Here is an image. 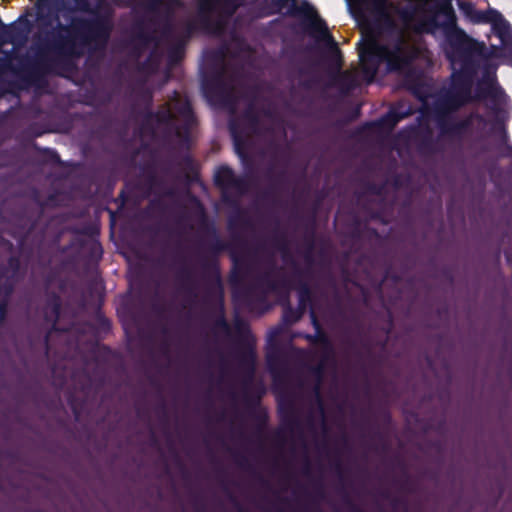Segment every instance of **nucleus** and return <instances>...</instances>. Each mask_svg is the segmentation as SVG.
I'll return each mask as SVG.
<instances>
[{
    "instance_id": "nucleus-14",
    "label": "nucleus",
    "mask_w": 512,
    "mask_h": 512,
    "mask_svg": "<svg viewBox=\"0 0 512 512\" xmlns=\"http://www.w3.org/2000/svg\"><path fill=\"white\" fill-rule=\"evenodd\" d=\"M308 268L296 267L293 269L292 279L288 283V287H293L297 291L298 305L297 308L306 313V310L313 303V290L308 282L311 277Z\"/></svg>"
},
{
    "instance_id": "nucleus-9",
    "label": "nucleus",
    "mask_w": 512,
    "mask_h": 512,
    "mask_svg": "<svg viewBox=\"0 0 512 512\" xmlns=\"http://www.w3.org/2000/svg\"><path fill=\"white\" fill-rule=\"evenodd\" d=\"M382 51L384 64L390 73L404 72L410 68L417 56L415 47L402 35L382 43Z\"/></svg>"
},
{
    "instance_id": "nucleus-7",
    "label": "nucleus",
    "mask_w": 512,
    "mask_h": 512,
    "mask_svg": "<svg viewBox=\"0 0 512 512\" xmlns=\"http://www.w3.org/2000/svg\"><path fill=\"white\" fill-rule=\"evenodd\" d=\"M260 123V115L252 103L245 108L239 119L233 118L229 121L235 152L242 160L248 157L250 136L258 132Z\"/></svg>"
},
{
    "instance_id": "nucleus-8",
    "label": "nucleus",
    "mask_w": 512,
    "mask_h": 512,
    "mask_svg": "<svg viewBox=\"0 0 512 512\" xmlns=\"http://www.w3.org/2000/svg\"><path fill=\"white\" fill-rule=\"evenodd\" d=\"M275 266L258 275L254 282L243 287L240 291H234L233 297L240 298L244 304L251 306L255 301L264 302L270 293H276L288 288L286 280L274 278Z\"/></svg>"
},
{
    "instance_id": "nucleus-47",
    "label": "nucleus",
    "mask_w": 512,
    "mask_h": 512,
    "mask_svg": "<svg viewBox=\"0 0 512 512\" xmlns=\"http://www.w3.org/2000/svg\"><path fill=\"white\" fill-rule=\"evenodd\" d=\"M504 48V55L512 59V35L510 32L500 39Z\"/></svg>"
},
{
    "instance_id": "nucleus-60",
    "label": "nucleus",
    "mask_w": 512,
    "mask_h": 512,
    "mask_svg": "<svg viewBox=\"0 0 512 512\" xmlns=\"http://www.w3.org/2000/svg\"><path fill=\"white\" fill-rule=\"evenodd\" d=\"M231 501L234 503V506L236 507L237 509V512H250L248 511L247 509H245L237 500L234 496L231 495L230 497Z\"/></svg>"
},
{
    "instance_id": "nucleus-43",
    "label": "nucleus",
    "mask_w": 512,
    "mask_h": 512,
    "mask_svg": "<svg viewBox=\"0 0 512 512\" xmlns=\"http://www.w3.org/2000/svg\"><path fill=\"white\" fill-rule=\"evenodd\" d=\"M233 458H234L236 464L241 469L246 470V471H250V472L253 471V467H252V465L250 464L248 458L245 455L235 452V453H233Z\"/></svg>"
},
{
    "instance_id": "nucleus-31",
    "label": "nucleus",
    "mask_w": 512,
    "mask_h": 512,
    "mask_svg": "<svg viewBox=\"0 0 512 512\" xmlns=\"http://www.w3.org/2000/svg\"><path fill=\"white\" fill-rule=\"evenodd\" d=\"M495 88L491 81H481L477 84L475 92H472V103L486 98H495Z\"/></svg>"
},
{
    "instance_id": "nucleus-2",
    "label": "nucleus",
    "mask_w": 512,
    "mask_h": 512,
    "mask_svg": "<svg viewBox=\"0 0 512 512\" xmlns=\"http://www.w3.org/2000/svg\"><path fill=\"white\" fill-rule=\"evenodd\" d=\"M113 23L110 14H95L92 18L76 17L70 25L58 22L48 34L46 46L56 57L40 56L27 70V77L38 82L52 72L53 65L65 68L73 58L83 54L87 46L105 47L110 38Z\"/></svg>"
},
{
    "instance_id": "nucleus-59",
    "label": "nucleus",
    "mask_w": 512,
    "mask_h": 512,
    "mask_svg": "<svg viewBox=\"0 0 512 512\" xmlns=\"http://www.w3.org/2000/svg\"><path fill=\"white\" fill-rule=\"evenodd\" d=\"M333 468L336 471V473L339 475V477H342L343 467H342V463H341L340 459H336L333 462Z\"/></svg>"
},
{
    "instance_id": "nucleus-62",
    "label": "nucleus",
    "mask_w": 512,
    "mask_h": 512,
    "mask_svg": "<svg viewBox=\"0 0 512 512\" xmlns=\"http://www.w3.org/2000/svg\"><path fill=\"white\" fill-rule=\"evenodd\" d=\"M118 199L120 200L121 207H123L128 202V196L124 190L119 193Z\"/></svg>"
},
{
    "instance_id": "nucleus-63",
    "label": "nucleus",
    "mask_w": 512,
    "mask_h": 512,
    "mask_svg": "<svg viewBox=\"0 0 512 512\" xmlns=\"http://www.w3.org/2000/svg\"><path fill=\"white\" fill-rule=\"evenodd\" d=\"M197 29L195 23L188 22L186 25L187 36L189 37Z\"/></svg>"
},
{
    "instance_id": "nucleus-3",
    "label": "nucleus",
    "mask_w": 512,
    "mask_h": 512,
    "mask_svg": "<svg viewBox=\"0 0 512 512\" xmlns=\"http://www.w3.org/2000/svg\"><path fill=\"white\" fill-rule=\"evenodd\" d=\"M195 200L201 209V228L209 236L208 241H201L200 243V248L206 252L201 256L200 267L201 277L206 286L204 300L207 301L213 294L214 288L222 291L218 258L223 252L230 254V251L234 249L235 245L221 238L215 224L207 219L204 208L199 200Z\"/></svg>"
},
{
    "instance_id": "nucleus-11",
    "label": "nucleus",
    "mask_w": 512,
    "mask_h": 512,
    "mask_svg": "<svg viewBox=\"0 0 512 512\" xmlns=\"http://www.w3.org/2000/svg\"><path fill=\"white\" fill-rule=\"evenodd\" d=\"M388 0H360L355 4H350L351 11L356 18H364L365 9H369L372 15L371 27L378 33L386 30H392L395 27V21L388 11Z\"/></svg>"
},
{
    "instance_id": "nucleus-54",
    "label": "nucleus",
    "mask_w": 512,
    "mask_h": 512,
    "mask_svg": "<svg viewBox=\"0 0 512 512\" xmlns=\"http://www.w3.org/2000/svg\"><path fill=\"white\" fill-rule=\"evenodd\" d=\"M344 501L347 504L350 512H365L362 508L353 503V501L348 496L344 498Z\"/></svg>"
},
{
    "instance_id": "nucleus-27",
    "label": "nucleus",
    "mask_w": 512,
    "mask_h": 512,
    "mask_svg": "<svg viewBox=\"0 0 512 512\" xmlns=\"http://www.w3.org/2000/svg\"><path fill=\"white\" fill-rule=\"evenodd\" d=\"M178 279L182 282L183 289L187 295L190 297L196 298L198 296L197 289L198 285L194 278L193 271L188 267H182L178 274Z\"/></svg>"
},
{
    "instance_id": "nucleus-32",
    "label": "nucleus",
    "mask_w": 512,
    "mask_h": 512,
    "mask_svg": "<svg viewBox=\"0 0 512 512\" xmlns=\"http://www.w3.org/2000/svg\"><path fill=\"white\" fill-rule=\"evenodd\" d=\"M304 314L301 309L292 307L287 300V303L283 306L282 321L286 326H292L301 320Z\"/></svg>"
},
{
    "instance_id": "nucleus-40",
    "label": "nucleus",
    "mask_w": 512,
    "mask_h": 512,
    "mask_svg": "<svg viewBox=\"0 0 512 512\" xmlns=\"http://www.w3.org/2000/svg\"><path fill=\"white\" fill-rule=\"evenodd\" d=\"M474 120H476V121H478L480 123H483L485 121L483 115H481L479 113H474V112L470 113L465 118L457 120V121L459 122V124L461 125L463 130L465 132H467L471 128Z\"/></svg>"
},
{
    "instance_id": "nucleus-42",
    "label": "nucleus",
    "mask_w": 512,
    "mask_h": 512,
    "mask_svg": "<svg viewBox=\"0 0 512 512\" xmlns=\"http://www.w3.org/2000/svg\"><path fill=\"white\" fill-rule=\"evenodd\" d=\"M214 325L216 328L222 330L225 334L230 335L231 327L225 318L222 306L220 308V313L214 322Z\"/></svg>"
},
{
    "instance_id": "nucleus-58",
    "label": "nucleus",
    "mask_w": 512,
    "mask_h": 512,
    "mask_svg": "<svg viewBox=\"0 0 512 512\" xmlns=\"http://www.w3.org/2000/svg\"><path fill=\"white\" fill-rule=\"evenodd\" d=\"M76 5L79 7L82 11H88L89 10V3L88 0H74Z\"/></svg>"
},
{
    "instance_id": "nucleus-49",
    "label": "nucleus",
    "mask_w": 512,
    "mask_h": 512,
    "mask_svg": "<svg viewBox=\"0 0 512 512\" xmlns=\"http://www.w3.org/2000/svg\"><path fill=\"white\" fill-rule=\"evenodd\" d=\"M366 192L371 195L380 196L383 193L384 185H379L374 182H367L365 185Z\"/></svg>"
},
{
    "instance_id": "nucleus-20",
    "label": "nucleus",
    "mask_w": 512,
    "mask_h": 512,
    "mask_svg": "<svg viewBox=\"0 0 512 512\" xmlns=\"http://www.w3.org/2000/svg\"><path fill=\"white\" fill-rule=\"evenodd\" d=\"M483 24H490L494 34L499 39H503V36L507 35L510 31L509 22L504 18L501 12L494 8H488L484 11Z\"/></svg>"
},
{
    "instance_id": "nucleus-23",
    "label": "nucleus",
    "mask_w": 512,
    "mask_h": 512,
    "mask_svg": "<svg viewBox=\"0 0 512 512\" xmlns=\"http://www.w3.org/2000/svg\"><path fill=\"white\" fill-rule=\"evenodd\" d=\"M60 4V0H38V20L46 25H50L54 20H58Z\"/></svg>"
},
{
    "instance_id": "nucleus-18",
    "label": "nucleus",
    "mask_w": 512,
    "mask_h": 512,
    "mask_svg": "<svg viewBox=\"0 0 512 512\" xmlns=\"http://www.w3.org/2000/svg\"><path fill=\"white\" fill-rule=\"evenodd\" d=\"M415 138L421 153L432 155L441 151L439 140L434 138L429 124H421L416 130Z\"/></svg>"
},
{
    "instance_id": "nucleus-1",
    "label": "nucleus",
    "mask_w": 512,
    "mask_h": 512,
    "mask_svg": "<svg viewBox=\"0 0 512 512\" xmlns=\"http://www.w3.org/2000/svg\"><path fill=\"white\" fill-rule=\"evenodd\" d=\"M435 12L445 16V21L439 22L436 16H432L423 23V31L429 33L442 28L445 57L452 65H460L451 74L449 86L440 95L436 105L443 106L444 110L459 111L472 103V88L478 70L476 57L483 53L484 44L457 25V17L450 0L437 1Z\"/></svg>"
},
{
    "instance_id": "nucleus-24",
    "label": "nucleus",
    "mask_w": 512,
    "mask_h": 512,
    "mask_svg": "<svg viewBox=\"0 0 512 512\" xmlns=\"http://www.w3.org/2000/svg\"><path fill=\"white\" fill-rule=\"evenodd\" d=\"M315 240H316V225H315V219L312 218L310 223H307L306 225V231L303 236V243H304V252L303 257L305 260V263L307 266L305 268H308L311 270V266L314 263V249H315ZM312 274V271H310Z\"/></svg>"
},
{
    "instance_id": "nucleus-45",
    "label": "nucleus",
    "mask_w": 512,
    "mask_h": 512,
    "mask_svg": "<svg viewBox=\"0 0 512 512\" xmlns=\"http://www.w3.org/2000/svg\"><path fill=\"white\" fill-rule=\"evenodd\" d=\"M200 12H214L217 9L219 0H197Z\"/></svg>"
},
{
    "instance_id": "nucleus-4",
    "label": "nucleus",
    "mask_w": 512,
    "mask_h": 512,
    "mask_svg": "<svg viewBox=\"0 0 512 512\" xmlns=\"http://www.w3.org/2000/svg\"><path fill=\"white\" fill-rule=\"evenodd\" d=\"M145 121H155L158 125L166 126L183 142L190 141V134L196 124V116L190 99L173 91L168 103L161 105L156 111L146 112Z\"/></svg>"
},
{
    "instance_id": "nucleus-5",
    "label": "nucleus",
    "mask_w": 512,
    "mask_h": 512,
    "mask_svg": "<svg viewBox=\"0 0 512 512\" xmlns=\"http://www.w3.org/2000/svg\"><path fill=\"white\" fill-rule=\"evenodd\" d=\"M234 329L239 336L237 361L239 368L244 372L243 401L248 407H256L263 395V389L254 391L251 387L256 369V352L253 343L248 341L250 335L249 324L239 315L234 319Z\"/></svg>"
},
{
    "instance_id": "nucleus-28",
    "label": "nucleus",
    "mask_w": 512,
    "mask_h": 512,
    "mask_svg": "<svg viewBox=\"0 0 512 512\" xmlns=\"http://www.w3.org/2000/svg\"><path fill=\"white\" fill-rule=\"evenodd\" d=\"M266 362L274 380L277 381L281 374V352L277 345H271L269 347L266 353Z\"/></svg>"
},
{
    "instance_id": "nucleus-16",
    "label": "nucleus",
    "mask_w": 512,
    "mask_h": 512,
    "mask_svg": "<svg viewBox=\"0 0 512 512\" xmlns=\"http://www.w3.org/2000/svg\"><path fill=\"white\" fill-rule=\"evenodd\" d=\"M211 13L212 12L199 11L200 28L207 34L222 36L226 32L228 22L231 17H228V15L224 14V12L220 9L216 19L211 18Z\"/></svg>"
},
{
    "instance_id": "nucleus-57",
    "label": "nucleus",
    "mask_w": 512,
    "mask_h": 512,
    "mask_svg": "<svg viewBox=\"0 0 512 512\" xmlns=\"http://www.w3.org/2000/svg\"><path fill=\"white\" fill-rule=\"evenodd\" d=\"M102 247H101V244L98 243V242H95L92 244L91 246V254L97 256V257H101L102 256Z\"/></svg>"
},
{
    "instance_id": "nucleus-36",
    "label": "nucleus",
    "mask_w": 512,
    "mask_h": 512,
    "mask_svg": "<svg viewBox=\"0 0 512 512\" xmlns=\"http://www.w3.org/2000/svg\"><path fill=\"white\" fill-rule=\"evenodd\" d=\"M410 115L409 112H400L395 109L390 110L386 115L381 118L383 124L388 125L390 128L396 126L401 120Z\"/></svg>"
},
{
    "instance_id": "nucleus-12",
    "label": "nucleus",
    "mask_w": 512,
    "mask_h": 512,
    "mask_svg": "<svg viewBox=\"0 0 512 512\" xmlns=\"http://www.w3.org/2000/svg\"><path fill=\"white\" fill-rule=\"evenodd\" d=\"M304 31L317 40L326 43V59L329 64V68L334 72H339L344 64V58L333 35L329 32L325 20L319 16L316 20L310 21V23H308V28H306Z\"/></svg>"
},
{
    "instance_id": "nucleus-35",
    "label": "nucleus",
    "mask_w": 512,
    "mask_h": 512,
    "mask_svg": "<svg viewBox=\"0 0 512 512\" xmlns=\"http://www.w3.org/2000/svg\"><path fill=\"white\" fill-rule=\"evenodd\" d=\"M32 147L35 151L42 155V161L49 164H60L61 159L56 150L51 148H41L37 143H33Z\"/></svg>"
},
{
    "instance_id": "nucleus-26",
    "label": "nucleus",
    "mask_w": 512,
    "mask_h": 512,
    "mask_svg": "<svg viewBox=\"0 0 512 512\" xmlns=\"http://www.w3.org/2000/svg\"><path fill=\"white\" fill-rule=\"evenodd\" d=\"M333 83L344 93L350 92L358 85L357 77L353 72L341 70L339 72H335V75L333 76Z\"/></svg>"
},
{
    "instance_id": "nucleus-10",
    "label": "nucleus",
    "mask_w": 512,
    "mask_h": 512,
    "mask_svg": "<svg viewBox=\"0 0 512 512\" xmlns=\"http://www.w3.org/2000/svg\"><path fill=\"white\" fill-rule=\"evenodd\" d=\"M213 181L221 191V201L224 204H235V197L243 196L249 189V182L243 176H237L228 165L216 168Z\"/></svg>"
},
{
    "instance_id": "nucleus-41",
    "label": "nucleus",
    "mask_w": 512,
    "mask_h": 512,
    "mask_svg": "<svg viewBox=\"0 0 512 512\" xmlns=\"http://www.w3.org/2000/svg\"><path fill=\"white\" fill-rule=\"evenodd\" d=\"M267 177L273 181L275 186H281L287 182V171L285 169L279 170L276 174H272V169H268Z\"/></svg>"
},
{
    "instance_id": "nucleus-61",
    "label": "nucleus",
    "mask_w": 512,
    "mask_h": 512,
    "mask_svg": "<svg viewBox=\"0 0 512 512\" xmlns=\"http://www.w3.org/2000/svg\"><path fill=\"white\" fill-rule=\"evenodd\" d=\"M7 278L14 279L12 275L8 276V268L3 266L0 268V282H2L3 279L5 281Z\"/></svg>"
},
{
    "instance_id": "nucleus-25",
    "label": "nucleus",
    "mask_w": 512,
    "mask_h": 512,
    "mask_svg": "<svg viewBox=\"0 0 512 512\" xmlns=\"http://www.w3.org/2000/svg\"><path fill=\"white\" fill-rule=\"evenodd\" d=\"M273 244L281 253L282 260L285 263L290 264L293 267V269L299 267L296 260L292 256L290 250V243L288 241L286 233L276 231L273 235Z\"/></svg>"
},
{
    "instance_id": "nucleus-51",
    "label": "nucleus",
    "mask_w": 512,
    "mask_h": 512,
    "mask_svg": "<svg viewBox=\"0 0 512 512\" xmlns=\"http://www.w3.org/2000/svg\"><path fill=\"white\" fill-rule=\"evenodd\" d=\"M9 34H10V41L9 42H14V41H16L18 39H24L25 38V34L17 26H11Z\"/></svg>"
},
{
    "instance_id": "nucleus-55",
    "label": "nucleus",
    "mask_w": 512,
    "mask_h": 512,
    "mask_svg": "<svg viewBox=\"0 0 512 512\" xmlns=\"http://www.w3.org/2000/svg\"><path fill=\"white\" fill-rule=\"evenodd\" d=\"M314 490H315V495L320 498V499H323L324 496H325V493H324V487H323V484L321 481H317L315 482L314 484Z\"/></svg>"
},
{
    "instance_id": "nucleus-30",
    "label": "nucleus",
    "mask_w": 512,
    "mask_h": 512,
    "mask_svg": "<svg viewBox=\"0 0 512 512\" xmlns=\"http://www.w3.org/2000/svg\"><path fill=\"white\" fill-rule=\"evenodd\" d=\"M328 361L329 360H324L322 353H320V361L316 365H314L310 368L311 373L318 379V384L315 386V394H316L318 404L320 407V411L322 414H324V406H323V401H322V398L320 395V382L323 378L326 363Z\"/></svg>"
},
{
    "instance_id": "nucleus-44",
    "label": "nucleus",
    "mask_w": 512,
    "mask_h": 512,
    "mask_svg": "<svg viewBox=\"0 0 512 512\" xmlns=\"http://www.w3.org/2000/svg\"><path fill=\"white\" fill-rule=\"evenodd\" d=\"M8 271L11 270L12 277L14 278L20 271L21 268V261L18 256L12 255L8 258L7 266Z\"/></svg>"
},
{
    "instance_id": "nucleus-64",
    "label": "nucleus",
    "mask_w": 512,
    "mask_h": 512,
    "mask_svg": "<svg viewBox=\"0 0 512 512\" xmlns=\"http://www.w3.org/2000/svg\"><path fill=\"white\" fill-rule=\"evenodd\" d=\"M126 311H127V314L130 318V320L136 324L137 323V315L134 311H132L129 307H125Z\"/></svg>"
},
{
    "instance_id": "nucleus-33",
    "label": "nucleus",
    "mask_w": 512,
    "mask_h": 512,
    "mask_svg": "<svg viewBox=\"0 0 512 512\" xmlns=\"http://www.w3.org/2000/svg\"><path fill=\"white\" fill-rule=\"evenodd\" d=\"M460 9L464 13L465 17L468 18L473 24H483L484 11L476 9L472 3H460Z\"/></svg>"
},
{
    "instance_id": "nucleus-29",
    "label": "nucleus",
    "mask_w": 512,
    "mask_h": 512,
    "mask_svg": "<svg viewBox=\"0 0 512 512\" xmlns=\"http://www.w3.org/2000/svg\"><path fill=\"white\" fill-rule=\"evenodd\" d=\"M281 414V423L282 425L288 429L289 431H294L296 428L300 426V421L297 416L294 405L290 403L288 408L285 409L283 406L280 409Z\"/></svg>"
},
{
    "instance_id": "nucleus-15",
    "label": "nucleus",
    "mask_w": 512,
    "mask_h": 512,
    "mask_svg": "<svg viewBox=\"0 0 512 512\" xmlns=\"http://www.w3.org/2000/svg\"><path fill=\"white\" fill-rule=\"evenodd\" d=\"M229 258L232 262V268L229 274V282L233 288L241 286L251 271L248 257L245 253H240L236 246L230 251Z\"/></svg>"
},
{
    "instance_id": "nucleus-52",
    "label": "nucleus",
    "mask_w": 512,
    "mask_h": 512,
    "mask_svg": "<svg viewBox=\"0 0 512 512\" xmlns=\"http://www.w3.org/2000/svg\"><path fill=\"white\" fill-rule=\"evenodd\" d=\"M146 183L150 189L157 186H161V182L158 180L155 173H151L150 175H148Z\"/></svg>"
},
{
    "instance_id": "nucleus-38",
    "label": "nucleus",
    "mask_w": 512,
    "mask_h": 512,
    "mask_svg": "<svg viewBox=\"0 0 512 512\" xmlns=\"http://www.w3.org/2000/svg\"><path fill=\"white\" fill-rule=\"evenodd\" d=\"M243 5L240 0H219L217 8L222 10L228 17H232Z\"/></svg>"
},
{
    "instance_id": "nucleus-21",
    "label": "nucleus",
    "mask_w": 512,
    "mask_h": 512,
    "mask_svg": "<svg viewBox=\"0 0 512 512\" xmlns=\"http://www.w3.org/2000/svg\"><path fill=\"white\" fill-rule=\"evenodd\" d=\"M456 112H458V110H444L443 106L435 104L434 120L439 130V137L450 139L451 126L455 119L452 114Z\"/></svg>"
},
{
    "instance_id": "nucleus-50",
    "label": "nucleus",
    "mask_w": 512,
    "mask_h": 512,
    "mask_svg": "<svg viewBox=\"0 0 512 512\" xmlns=\"http://www.w3.org/2000/svg\"><path fill=\"white\" fill-rule=\"evenodd\" d=\"M140 98L146 104V111L148 112V110L151 109L153 102L152 92L148 89H143L140 93Z\"/></svg>"
},
{
    "instance_id": "nucleus-6",
    "label": "nucleus",
    "mask_w": 512,
    "mask_h": 512,
    "mask_svg": "<svg viewBox=\"0 0 512 512\" xmlns=\"http://www.w3.org/2000/svg\"><path fill=\"white\" fill-rule=\"evenodd\" d=\"M201 90L206 100L215 106L235 110L234 79L227 75L224 62L212 64L201 77Z\"/></svg>"
},
{
    "instance_id": "nucleus-39",
    "label": "nucleus",
    "mask_w": 512,
    "mask_h": 512,
    "mask_svg": "<svg viewBox=\"0 0 512 512\" xmlns=\"http://www.w3.org/2000/svg\"><path fill=\"white\" fill-rule=\"evenodd\" d=\"M15 279L7 278L3 283L0 282V301H4L5 303H9L10 297L12 296L15 290Z\"/></svg>"
},
{
    "instance_id": "nucleus-34",
    "label": "nucleus",
    "mask_w": 512,
    "mask_h": 512,
    "mask_svg": "<svg viewBox=\"0 0 512 512\" xmlns=\"http://www.w3.org/2000/svg\"><path fill=\"white\" fill-rule=\"evenodd\" d=\"M134 37L140 41L143 46H148L155 41L154 34L147 29L143 22H138L134 26Z\"/></svg>"
},
{
    "instance_id": "nucleus-56",
    "label": "nucleus",
    "mask_w": 512,
    "mask_h": 512,
    "mask_svg": "<svg viewBox=\"0 0 512 512\" xmlns=\"http://www.w3.org/2000/svg\"><path fill=\"white\" fill-rule=\"evenodd\" d=\"M8 310V304L4 301H0V325L4 322Z\"/></svg>"
},
{
    "instance_id": "nucleus-22",
    "label": "nucleus",
    "mask_w": 512,
    "mask_h": 512,
    "mask_svg": "<svg viewBox=\"0 0 512 512\" xmlns=\"http://www.w3.org/2000/svg\"><path fill=\"white\" fill-rule=\"evenodd\" d=\"M302 337L312 345H320V353H322L324 360H331L334 356L333 344L323 330H315L314 334H303Z\"/></svg>"
},
{
    "instance_id": "nucleus-37",
    "label": "nucleus",
    "mask_w": 512,
    "mask_h": 512,
    "mask_svg": "<svg viewBox=\"0 0 512 512\" xmlns=\"http://www.w3.org/2000/svg\"><path fill=\"white\" fill-rule=\"evenodd\" d=\"M184 55V42L178 41L168 48L167 57L170 64L180 62Z\"/></svg>"
},
{
    "instance_id": "nucleus-17",
    "label": "nucleus",
    "mask_w": 512,
    "mask_h": 512,
    "mask_svg": "<svg viewBox=\"0 0 512 512\" xmlns=\"http://www.w3.org/2000/svg\"><path fill=\"white\" fill-rule=\"evenodd\" d=\"M232 208V212L229 214L227 219L228 230L234 233L237 230H251L253 223L247 214V211L243 209L239 202V197H235V204H225Z\"/></svg>"
},
{
    "instance_id": "nucleus-19",
    "label": "nucleus",
    "mask_w": 512,
    "mask_h": 512,
    "mask_svg": "<svg viewBox=\"0 0 512 512\" xmlns=\"http://www.w3.org/2000/svg\"><path fill=\"white\" fill-rule=\"evenodd\" d=\"M60 314H61V299L57 294L53 293L47 300L46 311H45V315H44L45 321L51 323V328L45 335V339H44L47 349L49 348V337H50L51 333L58 331L57 322L60 318Z\"/></svg>"
},
{
    "instance_id": "nucleus-46",
    "label": "nucleus",
    "mask_w": 512,
    "mask_h": 512,
    "mask_svg": "<svg viewBox=\"0 0 512 512\" xmlns=\"http://www.w3.org/2000/svg\"><path fill=\"white\" fill-rule=\"evenodd\" d=\"M96 328L100 332L108 333L111 330V322L105 316L98 315L96 317Z\"/></svg>"
},
{
    "instance_id": "nucleus-53",
    "label": "nucleus",
    "mask_w": 512,
    "mask_h": 512,
    "mask_svg": "<svg viewBox=\"0 0 512 512\" xmlns=\"http://www.w3.org/2000/svg\"><path fill=\"white\" fill-rule=\"evenodd\" d=\"M311 324L315 330H323L322 325L313 309L310 310Z\"/></svg>"
},
{
    "instance_id": "nucleus-48",
    "label": "nucleus",
    "mask_w": 512,
    "mask_h": 512,
    "mask_svg": "<svg viewBox=\"0 0 512 512\" xmlns=\"http://www.w3.org/2000/svg\"><path fill=\"white\" fill-rule=\"evenodd\" d=\"M465 133L466 132L463 130L459 122L456 119H454V122L451 126L450 139H460L465 135Z\"/></svg>"
},
{
    "instance_id": "nucleus-13",
    "label": "nucleus",
    "mask_w": 512,
    "mask_h": 512,
    "mask_svg": "<svg viewBox=\"0 0 512 512\" xmlns=\"http://www.w3.org/2000/svg\"><path fill=\"white\" fill-rule=\"evenodd\" d=\"M382 43L376 39H368L358 47V55L363 78L367 84L372 83L384 63Z\"/></svg>"
}]
</instances>
